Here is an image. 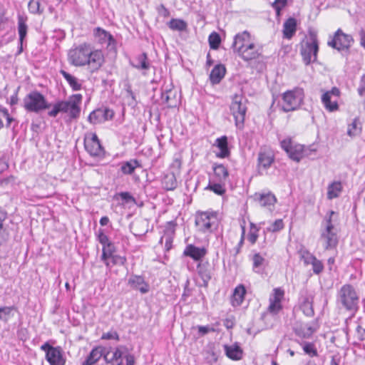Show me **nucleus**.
<instances>
[{
	"mask_svg": "<svg viewBox=\"0 0 365 365\" xmlns=\"http://www.w3.org/2000/svg\"><path fill=\"white\" fill-rule=\"evenodd\" d=\"M299 301L300 309L304 314L309 317H313L314 314L313 307L314 297L306 292L304 294H302Z\"/></svg>",
	"mask_w": 365,
	"mask_h": 365,
	"instance_id": "obj_21",
	"label": "nucleus"
},
{
	"mask_svg": "<svg viewBox=\"0 0 365 365\" xmlns=\"http://www.w3.org/2000/svg\"><path fill=\"white\" fill-rule=\"evenodd\" d=\"M206 360L210 364L216 362L217 360V355L213 351H208L207 352Z\"/></svg>",
	"mask_w": 365,
	"mask_h": 365,
	"instance_id": "obj_61",
	"label": "nucleus"
},
{
	"mask_svg": "<svg viewBox=\"0 0 365 365\" xmlns=\"http://www.w3.org/2000/svg\"><path fill=\"white\" fill-rule=\"evenodd\" d=\"M353 41L351 35L344 34L339 29L335 32L333 38L328 41V45L338 51L348 50Z\"/></svg>",
	"mask_w": 365,
	"mask_h": 365,
	"instance_id": "obj_12",
	"label": "nucleus"
},
{
	"mask_svg": "<svg viewBox=\"0 0 365 365\" xmlns=\"http://www.w3.org/2000/svg\"><path fill=\"white\" fill-rule=\"evenodd\" d=\"M29 10L31 14H41L43 13V9H41V4L39 0H30L28 4Z\"/></svg>",
	"mask_w": 365,
	"mask_h": 365,
	"instance_id": "obj_50",
	"label": "nucleus"
},
{
	"mask_svg": "<svg viewBox=\"0 0 365 365\" xmlns=\"http://www.w3.org/2000/svg\"><path fill=\"white\" fill-rule=\"evenodd\" d=\"M163 187L166 190H174L178 187V181L173 173L164 175L162 180Z\"/></svg>",
	"mask_w": 365,
	"mask_h": 365,
	"instance_id": "obj_38",
	"label": "nucleus"
},
{
	"mask_svg": "<svg viewBox=\"0 0 365 365\" xmlns=\"http://www.w3.org/2000/svg\"><path fill=\"white\" fill-rule=\"evenodd\" d=\"M287 0H274L272 6L276 11L277 16H280L281 10L287 6Z\"/></svg>",
	"mask_w": 365,
	"mask_h": 365,
	"instance_id": "obj_52",
	"label": "nucleus"
},
{
	"mask_svg": "<svg viewBox=\"0 0 365 365\" xmlns=\"http://www.w3.org/2000/svg\"><path fill=\"white\" fill-rule=\"evenodd\" d=\"M6 219L7 213L0 207V246L6 242L9 237L8 225L5 224Z\"/></svg>",
	"mask_w": 365,
	"mask_h": 365,
	"instance_id": "obj_26",
	"label": "nucleus"
},
{
	"mask_svg": "<svg viewBox=\"0 0 365 365\" xmlns=\"http://www.w3.org/2000/svg\"><path fill=\"white\" fill-rule=\"evenodd\" d=\"M18 312V309L15 306H4L0 307V320L4 323H7L11 320Z\"/></svg>",
	"mask_w": 365,
	"mask_h": 365,
	"instance_id": "obj_34",
	"label": "nucleus"
},
{
	"mask_svg": "<svg viewBox=\"0 0 365 365\" xmlns=\"http://www.w3.org/2000/svg\"><path fill=\"white\" fill-rule=\"evenodd\" d=\"M252 260L254 268H257L262 265L264 262V258L262 257L259 253H257L253 256Z\"/></svg>",
	"mask_w": 365,
	"mask_h": 365,
	"instance_id": "obj_60",
	"label": "nucleus"
},
{
	"mask_svg": "<svg viewBox=\"0 0 365 365\" xmlns=\"http://www.w3.org/2000/svg\"><path fill=\"white\" fill-rule=\"evenodd\" d=\"M24 108L27 112L39 113L51 107L45 96L37 91L27 94L24 100Z\"/></svg>",
	"mask_w": 365,
	"mask_h": 365,
	"instance_id": "obj_4",
	"label": "nucleus"
},
{
	"mask_svg": "<svg viewBox=\"0 0 365 365\" xmlns=\"http://www.w3.org/2000/svg\"><path fill=\"white\" fill-rule=\"evenodd\" d=\"M120 199L125 202H134L135 203V199L128 192H121L118 193Z\"/></svg>",
	"mask_w": 365,
	"mask_h": 365,
	"instance_id": "obj_57",
	"label": "nucleus"
},
{
	"mask_svg": "<svg viewBox=\"0 0 365 365\" xmlns=\"http://www.w3.org/2000/svg\"><path fill=\"white\" fill-rule=\"evenodd\" d=\"M110 259H111L113 265L123 266L127 262V259L125 256H120L118 255H114L113 257H110Z\"/></svg>",
	"mask_w": 365,
	"mask_h": 365,
	"instance_id": "obj_55",
	"label": "nucleus"
},
{
	"mask_svg": "<svg viewBox=\"0 0 365 365\" xmlns=\"http://www.w3.org/2000/svg\"><path fill=\"white\" fill-rule=\"evenodd\" d=\"M101 339H106V340L115 339L116 341H119V339H120L119 335L117 333V331H115L103 333L101 336Z\"/></svg>",
	"mask_w": 365,
	"mask_h": 365,
	"instance_id": "obj_59",
	"label": "nucleus"
},
{
	"mask_svg": "<svg viewBox=\"0 0 365 365\" xmlns=\"http://www.w3.org/2000/svg\"><path fill=\"white\" fill-rule=\"evenodd\" d=\"M123 352L119 348H116L113 354V356L110 359L111 361H119L121 360Z\"/></svg>",
	"mask_w": 365,
	"mask_h": 365,
	"instance_id": "obj_64",
	"label": "nucleus"
},
{
	"mask_svg": "<svg viewBox=\"0 0 365 365\" xmlns=\"http://www.w3.org/2000/svg\"><path fill=\"white\" fill-rule=\"evenodd\" d=\"M27 17L22 15L18 16V33L19 36V41L24 43L26 38L28 26L26 24Z\"/></svg>",
	"mask_w": 365,
	"mask_h": 365,
	"instance_id": "obj_39",
	"label": "nucleus"
},
{
	"mask_svg": "<svg viewBox=\"0 0 365 365\" xmlns=\"http://www.w3.org/2000/svg\"><path fill=\"white\" fill-rule=\"evenodd\" d=\"M361 125L358 118L354 119L353 122L349 125L347 134L351 136H356L361 133Z\"/></svg>",
	"mask_w": 365,
	"mask_h": 365,
	"instance_id": "obj_47",
	"label": "nucleus"
},
{
	"mask_svg": "<svg viewBox=\"0 0 365 365\" xmlns=\"http://www.w3.org/2000/svg\"><path fill=\"white\" fill-rule=\"evenodd\" d=\"M84 147L91 156L103 157L104 155V148L96 133H91V136L85 137Z\"/></svg>",
	"mask_w": 365,
	"mask_h": 365,
	"instance_id": "obj_13",
	"label": "nucleus"
},
{
	"mask_svg": "<svg viewBox=\"0 0 365 365\" xmlns=\"http://www.w3.org/2000/svg\"><path fill=\"white\" fill-rule=\"evenodd\" d=\"M81 94H73L71 96L68 101H60L56 102L51 110L48 112L49 117L56 118L60 113H68L71 120L77 119L80 116L81 107L82 101Z\"/></svg>",
	"mask_w": 365,
	"mask_h": 365,
	"instance_id": "obj_1",
	"label": "nucleus"
},
{
	"mask_svg": "<svg viewBox=\"0 0 365 365\" xmlns=\"http://www.w3.org/2000/svg\"><path fill=\"white\" fill-rule=\"evenodd\" d=\"M359 297L354 287L349 284H344L338 292L337 302L352 315L358 310Z\"/></svg>",
	"mask_w": 365,
	"mask_h": 365,
	"instance_id": "obj_2",
	"label": "nucleus"
},
{
	"mask_svg": "<svg viewBox=\"0 0 365 365\" xmlns=\"http://www.w3.org/2000/svg\"><path fill=\"white\" fill-rule=\"evenodd\" d=\"M331 97L329 93L324 92L322 96V102L324 108L330 111L334 112L339 109V105L337 103V99L331 101Z\"/></svg>",
	"mask_w": 365,
	"mask_h": 365,
	"instance_id": "obj_40",
	"label": "nucleus"
},
{
	"mask_svg": "<svg viewBox=\"0 0 365 365\" xmlns=\"http://www.w3.org/2000/svg\"><path fill=\"white\" fill-rule=\"evenodd\" d=\"M284 228V223L282 219L276 220L269 227L267 228V230L272 232H278Z\"/></svg>",
	"mask_w": 365,
	"mask_h": 365,
	"instance_id": "obj_54",
	"label": "nucleus"
},
{
	"mask_svg": "<svg viewBox=\"0 0 365 365\" xmlns=\"http://www.w3.org/2000/svg\"><path fill=\"white\" fill-rule=\"evenodd\" d=\"M226 73V68L225 66L222 64L216 65L210 74V80L212 84H218L221 80L224 78Z\"/></svg>",
	"mask_w": 365,
	"mask_h": 365,
	"instance_id": "obj_29",
	"label": "nucleus"
},
{
	"mask_svg": "<svg viewBox=\"0 0 365 365\" xmlns=\"http://www.w3.org/2000/svg\"><path fill=\"white\" fill-rule=\"evenodd\" d=\"M128 284L132 288L138 289L142 294L147 293L149 290L148 284L145 283L142 276H131L128 279Z\"/></svg>",
	"mask_w": 365,
	"mask_h": 365,
	"instance_id": "obj_25",
	"label": "nucleus"
},
{
	"mask_svg": "<svg viewBox=\"0 0 365 365\" xmlns=\"http://www.w3.org/2000/svg\"><path fill=\"white\" fill-rule=\"evenodd\" d=\"M102 355L103 349L101 347H96L91 350L86 361L94 365L101 358Z\"/></svg>",
	"mask_w": 365,
	"mask_h": 365,
	"instance_id": "obj_46",
	"label": "nucleus"
},
{
	"mask_svg": "<svg viewBox=\"0 0 365 365\" xmlns=\"http://www.w3.org/2000/svg\"><path fill=\"white\" fill-rule=\"evenodd\" d=\"M115 252L116 248L112 242L103 247L101 259L104 262L107 267H110V265L108 259L110 257H113V255H115Z\"/></svg>",
	"mask_w": 365,
	"mask_h": 365,
	"instance_id": "obj_33",
	"label": "nucleus"
},
{
	"mask_svg": "<svg viewBox=\"0 0 365 365\" xmlns=\"http://www.w3.org/2000/svg\"><path fill=\"white\" fill-rule=\"evenodd\" d=\"M274 155L267 152H259L257 158V170L260 175L266 171L274 163Z\"/></svg>",
	"mask_w": 365,
	"mask_h": 365,
	"instance_id": "obj_20",
	"label": "nucleus"
},
{
	"mask_svg": "<svg viewBox=\"0 0 365 365\" xmlns=\"http://www.w3.org/2000/svg\"><path fill=\"white\" fill-rule=\"evenodd\" d=\"M302 258L304 259V263L307 264H312L314 260L316 259V257L308 252L303 254Z\"/></svg>",
	"mask_w": 365,
	"mask_h": 365,
	"instance_id": "obj_63",
	"label": "nucleus"
},
{
	"mask_svg": "<svg viewBox=\"0 0 365 365\" xmlns=\"http://www.w3.org/2000/svg\"><path fill=\"white\" fill-rule=\"evenodd\" d=\"M224 350L226 356L232 360L237 361L242 358L243 351L237 343L232 345H224Z\"/></svg>",
	"mask_w": 365,
	"mask_h": 365,
	"instance_id": "obj_27",
	"label": "nucleus"
},
{
	"mask_svg": "<svg viewBox=\"0 0 365 365\" xmlns=\"http://www.w3.org/2000/svg\"><path fill=\"white\" fill-rule=\"evenodd\" d=\"M262 53V48L260 46L255 43H249L246 47L238 53L244 61H250L257 58Z\"/></svg>",
	"mask_w": 365,
	"mask_h": 365,
	"instance_id": "obj_18",
	"label": "nucleus"
},
{
	"mask_svg": "<svg viewBox=\"0 0 365 365\" xmlns=\"http://www.w3.org/2000/svg\"><path fill=\"white\" fill-rule=\"evenodd\" d=\"M260 230V227L257 226L253 222L250 223V231L247 235V240L252 245H255L258 239V232Z\"/></svg>",
	"mask_w": 365,
	"mask_h": 365,
	"instance_id": "obj_48",
	"label": "nucleus"
},
{
	"mask_svg": "<svg viewBox=\"0 0 365 365\" xmlns=\"http://www.w3.org/2000/svg\"><path fill=\"white\" fill-rule=\"evenodd\" d=\"M215 175L220 182H225L229 176L227 168L222 164H215L213 166Z\"/></svg>",
	"mask_w": 365,
	"mask_h": 365,
	"instance_id": "obj_41",
	"label": "nucleus"
},
{
	"mask_svg": "<svg viewBox=\"0 0 365 365\" xmlns=\"http://www.w3.org/2000/svg\"><path fill=\"white\" fill-rule=\"evenodd\" d=\"M130 65L137 70L142 71L143 75L150 68V63L146 53H142L136 56L133 61H130Z\"/></svg>",
	"mask_w": 365,
	"mask_h": 365,
	"instance_id": "obj_22",
	"label": "nucleus"
},
{
	"mask_svg": "<svg viewBox=\"0 0 365 365\" xmlns=\"http://www.w3.org/2000/svg\"><path fill=\"white\" fill-rule=\"evenodd\" d=\"M313 272L315 274H319L324 269V265L320 260L316 258L312 264Z\"/></svg>",
	"mask_w": 365,
	"mask_h": 365,
	"instance_id": "obj_58",
	"label": "nucleus"
},
{
	"mask_svg": "<svg viewBox=\"0 0 365 365\" xmlns=\"http://www.w3.org/2000/svg\"><path fill=\"white\" fill-rule=\"evenodd\" d=\"M297 21L294 18H289L283 25L284 38L290 39L296 33Z\"/></svg>",
	"mask_w": 365,
	"mask_h": 365,
	"instance_id": "obj_32",
	"label": "nucleus"
},
{
	"mask_svg": "<svg viewBox=\"0 0 365 365\" xmlns=\"http://www.w3.org/2000/svg\"><path fill=\"white\" fill-rule=\"evenodd\" d=\"M250 41V34L247 31H245L242 33H239L235 35L234 38V41L232 44V48L235 53L237 54L246 47V46L249 45V43H252Z\"/></svg>",
	"mask_w": 365,
	"mask_h": 365,
	"instance_id": "obj_19",
	"label": "nucleus"
},
{
	"mask_svg": "<svg viewBox=\"0 0 365 365\" xmlns=\"http://www.w3.org/2000/svg\"><path fill=\"white\" fill-rule=\"evenodd\" d=\"M280 144L281 148L287 153L288 156L297 163L307 155L303 145L294 143L289 138L282 140Z\"/></svg>",
	"mask_w": 365,
	"mask_h": 365,
	"instance_id": "obj_10",
	"label": "nucleus"
},
{
	"mask_svg": "<svg viewBox=\"0 0 365 365\" xmlns=\"http://www.w3.org/2000/svg\"><path fill=\"white\" fill-rule=\"evenodd\" d=\"M315 331L316 329L309 325H300L294 328V334L301 339H309Z\"/></svg>",
	"mask_w": 365,
	"mask_h": 365,
	"instance_id": "obj_36",
	"label": "nucleus"
},
{
	"mask_svg": "<svg viewBox=\"0 0 365 365\" xmlns=\"http://www.w3.org/2000/svg\"><path fill=\"white\" fill-rule=\"evenodd\" d=\"M318 51L317 33L314 30H309L308 39L302 44L300 49L303 62L306 66L317 61Z\"/></svg>",
	"mask_w": 365,
	"mask_h": 365,
	"instance_id": "obj_3",
	"label": "nucleus"
},
{
	"mask_svg": "<svg viewBox=\"0 0 365 365\" xmlns=\"http://www.w3.org/2000/svg\"><path fill=\"white\" fill-rule=\"evenodd\" d=\"M197 271L203 281V285L207 287L212 278V268L208 261H200L197 266Z\"/></svg>",
	"mask_w": 365,
	"mask_h": 365,
	"instance_id": "obj_23",
	"label": "nucleus"
},
{
	"mask_svg": "<svg viewBox=\"0 0 365 365\" xmlns=\"http://www.w3.org/2000/svg\"><path fill=\"white\" fill-rule=\"evenodd\" d=\"M168 27L173 31H184L187 30V24L182 19H172L168 23Z\"/></svg>",
	"mask_w": 365,
	"mask_h": 365,
	"instance_id": "obj_44",
	"label": "nucleus"
},
{
	"mask_svg": "<svg viewBox=\"0 0 365 365\" xmlns=\"http://www.w3.org/2000/svg\"><path fill=\"white\" fill-rule=\"evenodd\" d=\"M208 41L210 48L217 49L221 42L220 36L216 32H212L209 36Z\"/></svg>",
	"mask_w": 365,
	"mask_h": 365,
	"instance_id": "obj_49",
	"label": "nucleus"
},
{
	"mask_svg": "<svg viewBox=\"0 0 365 365\" xmlns=\"http://www.w3.org/2000/svg\"><path fill=\"white\" fill-rule=\"evenodd\" d=\"M296 341L302 347L304 352L310 357L317 356L318 351L315 344L313 342H309L305 341Z\"/></svg>",
	"mask_w": 365,
	"mask_h": 365,
	"instance_id": "obj_42",
	"label": "nucleus"
},
{
	"mask_svg": "<svg viewBox=\"0 0 365 365\" xmlns=\"http://www.w3.org/2000/svg\"><path fill=\"white\" fill-rule=\"evenodd\" d=\"M335 215L332 210L329 211L326 217V227L322 231L321 239L324 241L325 250H330L334 248L338 244V238L335 232H334V227L331 222V217Z\"/></svg>",
	"mask_w": 365,
	"mask_h": 365,
	"instance_id": "obj_8",
	"label": "nucleus"
},
{
	"mask_svg": "<svg viewBox=\"0 0 365 365\" xmlns=\"http://www.w3.org/2000/svg\"><path fill=\"white\" fill-rule=\"evenodd\" d=\"M258 200L261 206L265 207L273 205L276 202L277 198L274 194L269 192L260 194Z\"/></svg>",
	"mask_w": 365,
	"mask_h": 365,
	"instance_id": "obj_45",
	"label": "nucleus"
},
{
	"mask_svg": "<svg viewBox=\"0 0 365 365\" xmlns=\"http://www.w3.org/2000/svg\"><path fill=\"white\" fill-rule=\"evenodd\" d=\"M114 116V111L108 108H98L93 110L88 117V120L91 124H98L108 120H111Z\"/></svg>",
	"mask_w": 365,
	"mask_h": 365,
	"instance_id": "obj_14",
	"label": "nucleus"
},
{
	"mask_svg": "<svg viewBox=\"0 0 365 365\" xmlns=\"http://www.w3.org/2000/svg\"><path fill=\"white\" fill-rule=\"evenodd\" d=\"M246 289L243 284L237 286L233 292L231 302L233 307L240 306L244 301Z\"/></svg>",
	"mask_w": 365,
	"mask_h": 365,
	"instance_id": "obj_30",
	"label": "nucleus"
},
{
	"mask_svg": "<svg viewBox=\"0 0 365 365\" xmlns=\"http://www.w3.org/2000/svg\"><path fill=\"white\" fill-rule=\"evenodd\" d=\"M41 349L46 352V359L50 365L66 364V359L61 346H53L46 342L41 345Z\"/></svg>",
	"mask_w": 365,
	"mask_h": 365,
	"instance_id": "obj_9",
	"label": "nucleus"
},
{
	"mask_svg": "<svg viewBox=\"0 0 365 365\" xmlns=\"http://www.w3.org/2000/svg\"><path fill=\"white\" fill-rule=\"evenodd\" d=\"M161 100L170 108L177 106L178 100L176 98V93L172 89H168L163 92L161 93Z\"/></svg>",
	"mask_w": 365,
	"mask_h": 365,
	"instance_id": "obj_37",
	"label": "nucleus"
},
{
	"mask_svg": "<svg viewBox=\"0 0 365 365\" xmlns=\"http://www.w3.org/2000/svg\"><path fill=\"white\" fill-rule=\"evenodd\" d=\"M59 73L66 79L70 87L73 91H78L82 88L83 81L78 79L74 76L70 74L64 70H60Z\"/></svg>",
	"mask_w": 365,
	"mask_h": 365,
	"instance_id": "obj_31",
	"label": "nucleus"
},
{
	"mask_svg": "<svg viewBox=\"0 0 365 365\" xmlns=\"http://www.w3.org/2000/svg\"><path fill=\"white\" fill-rule=\"evenodd\" d=\"M196 328L198 330L199 335L202 336L208 334L209 332H214L215 330L213 327L210 326H197Z\"/></svg>",
	"mask_w": 365,
	"mask_h": 365,
	"instance_id": "obj_56",
	"label": "nucleus"
},
{
	"mask_svg": "<svg viewBox=\"0 0 365 365\" xmlns=\"http://www.w3.org/2000/svg\"><path fill=\"white\" fill-rule=\"evenodd\" d=\"M215 145L217 146L220 150V152L216 153L217 157L225 158L230 155V151L228 148L227 136L224 135L217 138Z\"/></svg>",
	"mask_w": 365,
	"mask_h": 365,
	"instance_id": "obj_28",
	"label": "nucleus"
},
{
	"mask_svg": "<svg viewBox=\"0 0 365 365\" xmlns=\"http://www.w3.org/2000/svg\"><path fill=\"white\" fill-rule=\"evenodd\" d=\"M93 36L95 40L101 45H106L107 48L113 49L115 46V40L113 36L107 31L101 27H96L93 29Z\"/></svg>",
	"mask_w": 365,
	"mask_h": 365,
	"instance_id": "obj_15",
	"label": "nucleus"
},
{
	"mask_svg": "<svg viewBox=\"0 0 365 365\" xmlns=\"http://www.w3.org/2000/svg\"><path fill=\"white\" fill-rule=\"evenodd\" d=\"M284 295V292L281 288H275L273 290V294L269 298V305L268 307V311L272 314H277L282 309L281 304L282 299Z\"/></svg>",
	"mask_w": 365,
	"mask_h": 365,
	"instance_id": "obj_17",
	"label": "nucleus"
},
{
	"mask_svg": "<svg viewBox=\"0 0 365 365\" xmlns=\"http://www.w3.org/2000/svg\"><path fill=\"white\" fill-rule=\"evenodd\" d=\"M206 254L207 250L205 247H198L193 245H188L183 252L184 255L190 257L197 262L202 261V259Z\"/></svg>",
	"mask_w": 365,
	"mask_h": 365,
	"instance_id": "obj_24",
	"label": "nucleus"
},
{
	"mask_svg": "<svg viewBox=\"0 0 365 365\" xmlns=\"http://www.w3.org/2000/svg\"><path fill=\"white\" fill-rule=\"evenodd\" d=\"M342 190L341 183L339 181L331 183L327 188V197L329 200L337 197Z\"/></svg>",
	"mask_w": 365,
	"mask_h": 365,
	"instance_id": "obj_43",
	"label": "nucleus"
},
{
	"mask_svg": "<svg viewBox=\"0 0 365 365\" xmlns=\"http://www.w3.org/2000/svg\"><path fill=\"white\" fill-rule=\"evenodd\" d=\"M356 337L359 341H364L365 339V329H364L361 326L358 325L356 329Z\"/></svg>",
	"mask_w": 365,
	"mask_h": 365,
	"instance_id": "obj_62",
	"label": "nucleus"
},
{
	"mask_svg": "<svg viewBox=\"0 0 365 365\" xmlns=\"http://www.w3.org/2000/svg\"><path fill=\"white\" fill-rule=\"evenodd\" d=\"M98 241L103 246L110 242L108 237L105 234L104 230L99 229L96 233Z\"/></svg>",
	"mask_w": 365,
	"mask_h": 365,
	"instance_id": "obj_53",
	"label": "nucleus"
},
{
	"mask_svg": "<svg viewBox=\"0 0 365 365\" xmlns=\"http://www.w3.org/2000/svg\"><path fill=\"white\" fill-rule=\"evenodd\" d=\"M140 167H141V165L138 160L131 159L120 163V171L124 175H132L135 168Z\"/></svg>",
	"mask_w": 365,
	"mask_h": 365,
	"instance_id": "obj_35",
	"label": "nucleus"
},
{
	"mask_svg": "<svg viewBox=\"0 0 365 365\" xmlns=\"http://www.w3.org/2000/svg\"><path fill=\"white\" fill-rule=\"evenodd\" d=\"M221 183L222 182H220L218 183H212L210 182L206 189L212 190L218 195H222L225 192V189Z\"/></svg>",
	"mask_w": 365,
	"mask_h": 365,
	"instance_id": "obj_51",
	"label": "nucleus"
},
{
	"mask_svg": "<svg viewBox=\"0 0 365 365\" xmlns=\"http://www.w3.org/2000/svg\"><path fill=\"white\" fill-rule=\"evenodd\" d=\"M247 100L240 96H235L230 106V111L235 120V125L238 128L244 127L245 115L247 112Z\"/></svg>",
	"mask_w": 365,
	"mask_h": 365,
	"instance_id": "obj_7",
	"label": "nucleus"
},
{
	"mask_svg": "<svg viewBox=\"0 0 365 365\" xmlns=\"http://www.w3.org/2000/svg\"><path fill=\"white\" fill-rule=\"evenodd\" d=\"M105 62L104 56L103 52L98 49H93L91 51L86 65L88 66L91 73L98 71Z\"/></svg>",
	"mask_w": 365,
	"mask_h": 365,
	"instance_id": "obj_16",
	"label": "nucleus"
},
{
	"mask_svg": "<svg viewBox=\"0 0 365 365\" xmlns=\"http://www.w3.org/2000/svg\"><path fill=\"white\" fill-rule=\"evenodd\" d=\"M217 220V213L214 212H197L195 225L202 232H211Z\"/></svg>",
	"mask_w": 365,
	"mask_h": 365,
	"instance_id": "obj_11",
	"label": "nucleus"
},
{
	"mask_svg": "<svg viewBox=\"0 0 365 365\" xmlns=\"http://www.w3.org/2000/svg\"><path fill=\"white\" fill-rule=\"evenodd\" d=\"M92 47L88 43H83L75 48L70 50L68 53L69 62L75 66H84L86 65V61Z\"/></svg>",
	"mask_w": 365,
	"mask_h": 365,
	"instance_id": "obj_6",
	"label": "nucleus"
},
{
	"mask_svg": "<svg viewBox=\"0 0 365 365\" xmlns=\"http://www.w3.org/2000/svg\"><path fill=\"white\" fill-rule=\"evenodd\" d=\"M304 91L299 87L289 90L282 94V109L287 113L298 109L304 102Z\"/></svg>",
	"mask_w": 365,
	"mask_h": 365,
	"instance_id": "obj_5",
	"label": "nucleus"
}]
</instances>
